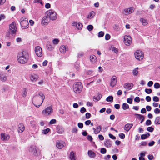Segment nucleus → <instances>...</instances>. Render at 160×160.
<instances>
[{
    "instance_id": "1",
    "label": "nucleus",
    "mask_w": 160,
    "mask_h": 160,
    "mask_svg": "<svg viewBox=\"0 0 160 160\" xmlns=\"http://www.w3.org/2000/svg\"><path fill=\"white\" fill-rule=\"evenodd\" d=\"M45 97L43 94H39L34 96L32 99V103L37 108H39L43 102Z\"/></svg>"
},
{
    "instance_id": "2",
    "label": "nucleus",
    "mask_w": 160,
    "mask_h": 160,
    "mask_svg": "<svg viewBox=\"0 0 160 160\" xmlns=\"http://www.w3.org/2000/svg\"><path fill=\"white\" fill-rule=\"evenodd\" d=\"M28 55V54L26 51H20L17 56L18 62L21 64L26 63L27 62L26 57Z\"/></svg>"
},
{
    "instance_id": "3",
    "label": "nucleus",
    "mask_w": 160,
    "mask_h": 160,
    "mask_svg": "<svg viewBox=\"0 0 160 160\" xmlns=\"http://www.w3.org/2000/svg\"><path fill=\"white\" fill-rule=\"evenodd\" d=\"M82 85L80 82H76L73 85V90L76 93L80 92L82 90Z\"/></svg>"
},
{
    "instance_id": "4",
    "label": "nucleus",
    "mask_w": 160,
    "mask_h": 160,
    "mask_svg": "<svg viewBox=\"0 0 160 160\" xmlns=\"http://www.w3.org/2000/svg\"><path fill=\"white\" fill-rule=\"evenodd\" d=\"M46 14L50 20H54L57 18V13L53 10H49L47 11L46 13Z\"/></svg>"
},
{
    "instance_id": "5",
    "label": "nucleus",
    "mask_w": 160,
    "mask_h": 160,
    "mask_svg": "<svg viewBox=\"0 0 160 160\" xmlns=\"http://www.w3.org/2000/svg\"><path fill=\"white\" fill-rule=\"evenodd\" d=\"M53 111L52 106H49L47 107L42 111V114L44 116H48L51 115Z\"/></svg>"
},
{
    "instance_id": "6",
    "label": "nucleus",
    "mask_w": 160,
    "mask_h": 160,
    "mask_svg": "<svg viewBox=\"0 0 160 160\" xmlns=\"http://www.w3.org/2000/svg\"><path fill=\"white\" fill-rule=\"evenodd\" d=\"M17 31V27L15 22H13L9 25L8 30L9 34L11 33L12 36H15Z\"/></svg>"
},
{
    "instance_id": "7",
    "label": "nucleus",
    "mask_w": 160,
    "mask_h": 160,
    "mask_svg": "<svg viewBox=\"0 0 160 160\" xmlns=\"http://www.w3.org/2000/svg\"><path fill=\"white\" fill-rule=\"evenodd\" d=\"M134 8L132 7L124 9L122 11V14L125 16H127L128 14L132 13L134 11Z\"/></svg>"
},
{
    "instance_id": "8",
    "label": "nucleus",
    "mask_w": 160,
    "mask_h": 160,
    "mask_svg": "<svg viewBox=\"0 0 160 160\" xmlns=\"http://www.w3.org/2000/svg\"><path fill=\"white\" fill-rule=\"evenodd\" d=\"M123 42L126 45L129 46L132 42V38L130 36H124Z\"/></svg>"
},
{
    "instance_id": "9",
    "label": "nucleus",
    "mask_w": 160,
    "mask_h": 160,
    "mask_svg": "<svg viewBox=\"0 0 160 160\" xmlns=\"http://www.w3.org/2000/svg\"><path fill=\"white\" fill-rule=\"evenodd\" d=\"M135 58L138 60H141L142 59L144 54L142 51H137L134 53Z\"/></svg>"
},
{
    "instance_id": "10",
    "label": "nucleus",
    "mask_w": 160,
    "mask_h": 160,
    "mask_svg": "<svg viewBox=\"0 0 160 160\" xmlns=\"http://www.w3.org/2000/svg\"><path fill=\"white\" fill-rule=\"evenodd\" d=\"M21 20L20 25L22 28H28L29 25L28 20L24 19L23 18H22Z\"/></svg>"
},
{
    "instance_id": "11",
    "label": "nucleus",
    "mask_w": 160,
    "mask_h": 160,
    "mask_svg": "<svg viewBox=\"0 0 160 160\" xmlns=\"http://www.w3.org/2000/svg\"><path fill=\"white\" fill-rule=\"evenodd\" d=\"M50 19L46 15V16L42 18L41 24L42 25L46 26L50 22Z\"/></svg>"
},
{
    "instance_id": "12",
    "label": "nucleus",
    "mask_w": 160,
    "mask_h": 160,
    "mask_svg": "<svg viewBox=\"0 0 160 160\" xmlns=\"http://www.w3.org/2000/svg\"><path fill=\"white\" fill-rule=\"evenodd\" d=\"M29 151L35 156H37L38 155L37 150L35 146H33L30 147L29 148Z\"/></svg>"
},
{
    "instance_id": "13",
    "label": "nucleus",
    "mask_w": 160,
    "mask_h": 160,
    "mask_svg": "<svg viewBox=\"0 0 160 160\" xmlns=\"http://www.w3.org/2000/svg\"><path fill=\"white\" fill-rule=\"evenodd\" d=\"M38 78V75L35 74H31L29 76V78L31 81L33 82H36Z\"/></svg>"
},
{
    "instance_id": "14",
    "label": "nucleus",
    "mask_w": 160,
    "mask_h": 160,
    "mask_svg": "<svg viewBox=\"0 0 160 160\" xmlns=\"http://www.w3.org/2000/svg\"><path fill=\"white\" fill-rule=\"evenodd\" d=\"M117 82V78L116 76H113L111 79V82L110 83V86L112 87H113L115 86Z\"/></svg>"
},
{
    "instance_id": "15",
    "label": "nucleus",
    "mask_w": 160,
    "mask_h": 160,
    "mask_svg": "<svg viewBox=\"0 0 160 160\" xmlns=\"http://www.w3.org/2000/svg\"><path fill=\"white\" fill-rule=\"evenodd\" d=\"M10 138V136L8 134L5 133L1 134V138L3 141H7Z\"/></svg>"
},
{
    "instance_id": "16",
    "label": "nucleus",
    "mask_w": 160,
    "mask_h": 160,
    "mask_svg": "<svg viewBox=\"0 0 160 160\" xmlns=\"http://www.w3.org/2000/svg\"><path fill=\"white\" fill-rule=\"evenodd\" d=\"M72 26H76L78 29H81L82 27V24L78 22H73L72 23Z\"/></svg>"
},
{
    "instance_id": "17",
    "label": "nucleus",
    "mask_w": 160,
    "mask_h": 160,
    "mask_svg": "<svg viewBox=\"0 0 160 160\" xmlns=\"http://www.w3.org/2000/svg\"><path fill=\"white\" fill-rule=\"evenodd\" d=\"M65 145V142H64L58 141L56 143V146L59 149L62 148Z\"/></svg>"
},
{
    "instance_id": "18",
    "label": "nucleus",
    "mask_w": 160,
    "mask_h": 160,
    "mask_svg": "<svg viewBox=\"0 0 160 160\" xmlns=\"http://www.w3.org/2000/svg\"><path fill=\"white\" fill-rule=\"evenodd\" d=\"M25 130V127L23 124L20 123L18 125V132L19 133H22Z\"/></svg>"
},
{
    "instance_id": "19",
    "label": "nucleus",
    "mask_w": 160,
    "mask_h": 160,
    "mask_svg": "<svg viewBox=\"0 0 160 160\" xmlns=\"http://www.w3.org/2000/svg\"><path fill=\"white\" fill-rule=\"evenodd\" d=\"M101 127L100 125L97 126L96 128H93V130L95 134L99 133L101 130Z\"/></svg>"
},
{
    "instance_id": "20",
    "label": "nucleus",
    "mask_w": 160,
    "mask_h": 160,
    "mask_svg": "<svg viewBox=\"0 0 160 160\" xmlns=\"http://www.w3.org/2000/svg\"><path fill=\"white\" fill-rule=\"evenodd\" d=\"M88 156L91 158H94L96 156V153L92 150H88Z\"/></svg>"
},
{
    "instance_id": "21",
    "label": "nucleus",
    "mask_w": 160,
    "mask_h": 160,
    "mask_svg": "<svg viewBox=\"0 0 160 160\" xmlns=\"http://www.w3.org/2000/svg\"><path fill=\"white\" fill-rule=\"evenodd\" d=\"M133 85L132 83H126L124 84V87L126 89L130 90L132 88Z\"/></svg>"
},
{
    "instance_id": "22",
    "label": "nucleus",
    "mask_w": 160,
    "mask_h": 160,
    "mask_svg": "<svg viewBox=\"0 0 160 160\" xmlns=\"http://www.w3.org/2000/svg\"><path fill=\"white\" fill-rule=\"evenodd\" d=\"M90 60L92 63H95L97 60L96 57L94 55H92L90 57Z\"/></svg>"
},
{
    "instance_id": "23",
    "label": "nucleus",
    "mask_w": 160,
    "mask_h": 160,
    "mask_svg": "<svg viewBox=\"0 0 160 160\" xmlns=\"http://www.w3.org/2000/svg\"><path fill=\"white\" fill-rule=\"evenodd\" d=\"M132 124H127L125 125L124 128V129L126 131L128 132L132 127Z\"/></svg>"
},
{
    "instance_id": "24",
    "label": "nucleus",
    "mask_w": 160,
    "mask_h": 160,
    "mask_svg": "<svg viewBox=\"0 0 160 160\" xmlns=\"http://www.w3.org/2000/svg\"><path fill=\"white\" fill-rule=\"evenodd\" d=\"M28 89L27 88H23L22 90L21 95L23 97H26L27 94Z\"/></svg>"
},
{
    "instance_id": "25",
    "label": "nucleus",
    "mask_w": 160,
    "mask_h": 160,
    "mask_svg": "<svg viewBox=\"0 0 160 160\" xmlns=\"http://www.w3.org/2000/svg\"><path fill=\"white\" fill-rule=\"evenodd\" d=\"M57 131L58 133L61 134L63 133L64 129L62 127L59 126L57 127Z\"/></svg>"
},
{
    "instance_id": "26",
    "label": "nucleus",
    "mask_w": 160,
    "mask_h": 160,
    "mask_svg": "<svg viewBox=\"0 0 160 160\" xmlns=\"http://www.w3.org/2000/svg\"><path fill=\"white\" fill-rule=\"evenodd\" d=\"M69 158L71 160H76L77 158L73 152H71L70 154Z\"/></svg>"
},
{
    "instance_id": "27",
    "label": "nucleus",
    "mask_w": 160,
    "mask_h": 160,
    "mask_svg": "<svg viewBox=\"0 0 160 160\" xmlns=\"http://www.w3.org/2000/svg\"><path fill=\"white\" fill-rule=\"evenodd\" d=\"M8 79L7 77L5 75H0V80L3 82H6Z\"/></svg>"
},
{
    "instance_id": "28",
    "label": "nucleus",
    "mask_w": 160,
    "mask_h": 160,
    "mask_svg": "<svg viewBox=\"0 0 160 160\" xmlns=\"http://www.w3.org/2000/svg\"><path fill=\"white\" fill-rule=\"evenodd\" d=\"M104 145L107 148H110L111 146L112 143L109 140H107L105 142Z\"/></svg>"
},
{
    "instance_id": "29",
    "label": "nucleus",
    "mask_w": 160,
    "mask_h": 160,
    "mask_svg": "<svg viewBox=\"0 0 160 160\" xmlns=\"http://www.w3.org/2000/svg\"><path fill=\"white\" fill-rule=\"evenodd\" d=\"M95 13L94 12L92 11L87 16V18H92L95 16Z\"/></svg>"
},
{
    "instance_id": "30",
    "label": "nucleus",
    "mask_w": 160,
    "mask_h": 160,
    "mask_svg": "<svg viewBox=\"0 0 160 160\" xmlns=\"http://www.w3.org/2000/svg\"><path fill=\"white\" fill-rule=\"evenodd\" d=\"M140 21L142 23L143 25H146L148 23L147 20L146 19H144L143 18H141L140 19Z\"/></svg>"
},
{
    "instance_id": "31",
    "label": "nucleus",
    "mask_w": 160,
    "mask_h": 160,
    "mask_svg": "<svg viewBox=\"0 0 160 160\" xmlns=\"http://www.w3.org/2000/svg\"><path fill=\"white\" fill-rule=\"evenodd\" d=\"M102 97V95L101 94H98L96 97H94L93 100L94 101H98Z\"/></svg>"
},
{
    "instance_id": "32",
    "label": "nucleus",
    "mask_w": 160,
    "mask_h": 160,
    "mask_svg": "<svg viewBox=\"0 0 160 160\" xmlns=\"http://www.w3.org/2000/svg\"><path fill=\"white\" fill-rule=\"evenodd\" d=\"M35 53L38 57H41L42 56V51H35Z\"/></svg>"
},
{
    "instance_id": "33",
    "label": "nucleus",
    "mask_w": 160,
    "mask_h": 160,
    "mask_svg": "<svg viewBox=\"0 0 160 160\" xmlns=\"http://www.w3.org/2000/svg\"><path fill=\"white\" fill-rule=\"evenodd\" d=\"M122 108L123 110H126L129 108V106L127 103H124L122 104Z\"/></svg>"
},
{
    "instance_id": "34",
    "label": "nucleus",
    "mask_w": 160,
    "mask_h": 160,
    "mask_svg": "<svg viewBox=\"0 0 160 160\" xmlns=\"http://www.w3.org/2000/svg\"><path fill=\"white\" fill-rule=\"evenodd\" d=\"M135 115L136 116H138V118L142 120V121L141 122V123H142L144 119V117L141 115L139 114H135Z\"/></svg>"
},
{
    "instance_id": "35",
    "label": "nucleus",
    "mask_w": 160,
    "mask_h": 160,
    "mask_svg": "<svg viewBox=\"0 0 160 160\" xmlns=\"http://www.w3.org/2000/svg\"><path fill=\"white\" fill-rule=\"evenodd\" d=\"M46 48L49 50L54 49V47L50 44L48 43L46 46Z\"/></svg>"
},
{
    "instance_id": "36",
    "label": "nucleus",
    "mask_w": 160,
    "mask_h": 160,
    "mask_svg": "<svg viewBox=\"0 0 160 160\" xmlns=\"http://www.w3.org/2000/svg\"><path fill=\"white\" fill-rule=\"evenodd\" d=\"M155 123L156 124H160V117H157L154 121Z\"/></svg>"
},
{
    "instance_id": "37",
    "label": "nucleus",
    "mask_w": 160,
    "mask_h": 160,
    "mask_svg": "<svg viewBox=\"0 0 160 160\" xmlns=\"http://www.w3.org/2000/svg\"><path fill=\"white\" fill-rule=\"evenodd\" d=\"M50 131V129L49 128H47L46 129L42 130V132L43 134H47Z\"/></svg>"
},
{
    "instance_id": "38",
    "label": "nucleus",
    "mask_w": 160,
    "mask_h": 160,
    "mask_svg": "<svg viewBox=\"0 0 160 160\" xmlns=\"http://www.w3.org/2000/svg\"><path fill=\"white\" fill-rule=\"evenodd\" d=\"M138 68H137L133 70L132 73L134 75L137 76L138 75Z\"/></svg>"
},
{
    "instance_id": "39",
    "label": "nucleus",
    "mask_w": 160,
    "mask_h": 160,
    "mask_svg": "<svg viewBox=\"0 0 160 160\" xmlns=\"http://www.w3.org/2000/svg\"><path fill=\"white\" fill-rule=\"evenodd\" d=\"M68 49V46L67 45H62L60 48V50H66Z\"/></svg>"
},
{
    "instance_id": "40",
    "label": "nucleus",
    "mask_w": 160,
    "mask_h": 160,
    "mask_svg": "<svg viewBox=\"0 0 160 160\" xmlns=\"http://www.w3.org/2000/svg\"><path fill=\"white\" fill-rule=\"evenodd\" d=\"M59 40L57 38H55L53 39L52 41V42L54 44L57 45L59 42Z\"/></svg>"
},
{
    "instance_id": "41",
    "label": "nucleus",
    "mask_w": 160,
    "mask_h": 160,
    "mask_svg": "<svg viewBox=\"0 0 160 160\" xmlns=\"http://www.w3.org/2000/svg\"><path fill=\"white\" fill-rule=\"evenodd\" d=\"M113 100V97L112 96H109L106 99V100L108 102H111Z\"/></svg>"
},
{
    "instance_id": "42",
    "label": "nucleus",
    "mask_w": 160,
    "mask_h": 160,
    "mask_svg": "<svg viewBox=\"0 0 160 160\" xmlns=\"http://www.w3.org/2000/svg\"><path fill=\"white\" fill-rule=\"evenodd\" d=\"M107 150L104 148H102L100 150V152L102 154H105Z\"/></svg>"
},
{
    "instance_id": "43",
    "label": "nucleus",
    "mask_w": 160,
    "mask_h": 160,
    "mask_svg": "<svg viewBox=\"0 0 160 160\" xmlns=\"http://www.w3.org/2000/svg\"><path fill=\"white\" fill-rule=\"evenodd\" d=\"M93 28V26L91 25H89L87 26V28L89 31L92 30Z\"/></svg>"
},
{
    "instance_id": "44",
    "label": "nucleus",
    "mask_w": 160,
    "mask_h": 160,
    "mask_svg": "<svg viewBox=\"0 0 160 160\" xmlns=\"http://www.w3.org/2000/svg\"><path fill=\"white\" fill-rule=\"evenodd\" d=\"M154 86L155 88L158 89L160 88V85L158 83L156 82L154 84Z\"/></svg>"
},
{
    "instance_id": "45",
    "label": "nucleus",
    "mask_w": 160,
    "mask_h": 160,
    "mask_svg": "<svg viewBox=\"0 0 160 160\" xmlns=\"http://www.w3.org/2000/svg\"><path fill=\"white\" fill-rule=\"evenodd\" d=\"M145 91L146 93L150 94L152 92V90L151 89H146Z\"/></svg>"
},
{
    "instance_id": "46",
    "label": "nucleus",
    "mask_w": 160,
    "mask_h": 160,
    "mask_svg": "<svg viewBox=\"0 0 160 160\" xmlns=\"http://www.w3.org/2000/svg\"><path fill=\"white\" fill-rule=\"evenodd\" d=\"M104 33L102 31H100L98 33V37H102L104 35Z\"/></svg>"
},
{
    "instance_id": "47",
    "label": "nucleus",
    "mask_w": 160,
    "mask_h": 160,
    "mask_svg": "<svg viewBox=\"0 0 160 160\" xmlns=\"http://www.w3.org/2000/svg\"><path fill=\"white\" fill-rule=\"evenodd\" d=\"M154 130V128L152 127H149L147 128V130L149 132H152Z\"/></svg>"
},
{
    "instance_id": "48",
    "label": "nucleus",
    "mask_w": 160,
    "mask_h": 160,
    "mask_svg": "<svg viewBox=\"0 0 160 160\" xmlns=\"http://www.w3.org/2000/svg\"><path fill=\"white\" fill-rule=\"evenodd\" d=\"M153 100L154 101L157 102L159 100L157 96H154L153 98Z\"/></svg>"
},
{
    "instance_id": "49",
    "label": "nucleus",
    "mask_w": 160,
    "mask_h": 160,
    "mask_svg": "<svg viewBox=\"0 0 160 160\" xmlns=\"http://www.w3.org/2000/svg\"><path fill=\"white\" fill-rule=\"evenodd\" d=\"M56 123V119H52L49 122V123L50 124H55Z\"/></svg>"
},
{
    "instance_id": "50",
    "label": "nucleus",
    "mask_w": 160,
    "mask_h": 160,
    "mask_svg": "<svg viewBox=\"0 0 160 160\" xmlns=\"http://www.w3.org/2000/svg\"><path fill=\"white\" fill-rule=\"evenodd\" d=\"M119 137L122 139H123L125 138V135L123 133H121L119 134Z\"/></svg>"
},
{
    "instance_id": "51",
    "label": "nucleus",
    "mask_w": 160,
    "mask_h": 160,
    "mask_svg": "<svg viewBox=\"0 0 160 160\" xmlns=\"http://www.w3.org/2000/svg\"><path fill=\"white\" fill-rule=\"evenodd\" d=\"M110 36L108 34H107L105 36V39L106 40H108L110 39Z\"/></svg>"
},
{
    "instance_id": "52",
    "label": "nucleus",
    "mask_w": 160,
    "mask_h": 160,
    "mask_svg": "<svg viewBox=\"0 0 160 160\" xmlns=\"http://www.w3.org/2000/svg\"><path fill=\"white\" fill-rule=\"evenodd\" d=\"M34 3H40L41 5H42L43 4L41 0H34Z\"/></svg>"
},
{
    "instance_id": "53",
    "label": "nucleus",
    "mask_w": 160,
    "mask_h": 160,
    "mask_svg": "<svg viewBox=\"0 0 160 160\" xmlns=\"http://www.w3.org/2000/svg\"><path fill=\"white\" fill-rule=\"evenodd\" d=\"M86 109L83 107H82L80 110V112L82 113H84V112H86Z\"/></svg>"
},
{
    "instance_id": "54",
    "label": "nucleus",
    "mask_w": 160,
    "mask_h": 160,
    "mask_svg": "<svg viewBox=\"0 0 160 160\" xmlns=\"http://www.w3.org/2000/svg\"><path fill=\"white\" fill-rule=\"evenodd\" d=\"M151 124V121L150 120H148L146 122V124L147 125H149Z\"/></svg>"
},
{
    "instance_id": "55",
    "label": "nucleus",
    "mask_w": 160,
    "mask_h": 160,
    "mask_svg": "<svg viewBox=\"0 0 160 160\" xmlns=\"http://www.w3.org/2000/svg\"><path fill=\"white\" fill-rule=\"evenodd\" d=\"M154 112L156 114L159 113H160V110L158 108H156L154 110Z\"/></svg>"
},
{
    "instance_id": "56",
    "label": "nucleus",
    "mask_w": 160,
    "mask_h": 160,
    "mask_svg": "<svg viewBox=\"0 0 160 160\" xmlns=\"http://www.w3.org/2000/svg\"><path fill=\"white\" fill-rule=\"evenodd\" d=\"M132 100L130 98H128L127 99V102L129 104H132Z\"/></svg>"
},
{
    "instance_id": "57",
    "label": "nucleus",
    "mask_w": 160,
    "mask_h": 160,
    "mask_svg": "<svg viewBox=\"0 0 160 160\" xmlns=\"http://www.w3.org/2000/svg\"><path fill=\"white\" fill-rule=\"evenodd\" d=\"M78 126L80 128H82L83 127V124L81 122H79L78 123Z\"/></svg>"
},
{
    "instance_id": "58",
    "label": "nucleus",
    "mask_w": 160,
    "mask_h": 160,
    "mask_svg": "<svg viewBox=\"0 0 160 160\" xmlns=\"http://www.w3.org/2000/svg\"><path fill=\"white\" fill-rule=\"evenodd\" d=\"M109 136L110 138H112V139L114 140L116 138V137L111 134H109Z\"/></svg>"
},
{
    "instance_id": "59",
    "label": "nucleus",
    "mask_w": 160,
    "mask_h": 160,
    "mask_svg": "<svg viewBox=\"0 0 160 160\" xmlns=\"http://www.w3.org/2000/svg\"><path fill=\"white\" fill-rule=\"evenodd\" d=\"M148 137V135L147 134H143L141 135V138L142 139H144Z\"/></svg>"
},
{
    "instance_id": "60",
    "label": "nucleus",
    "mask_w": 160,
    "mask_h": 160,
    "mask_svg": "<svg viewBox=\"0 0 160 160\" xmlns=\"http://www.w3.org/2000/svg\"><path fill=\"white\" fill-rule=\"evenodd\" d=\"M111 156L109 155H108L106 156H105L104 158V159L106 160H109Z\"/></svg>"
},
{
    "instance_id": "61",
    "label": "nucleus",
    "mask_w": 160,
    "mask_h": 160,
    "mask_svg": "<svg viewBox=\"0 0 160 160\" xmlns=\"http://www.w3.org/2000/svg\"><path fill=\"white\" fill-rule=\"evenodd\" d=\"M98 138L100 140H103L104 139L103 136L102 135H98Z\"/></svg>"
},
{
    "instance_id": "62",
    "label": "nucleus",
    "mask_w": 160,
    "mask_h": 160,
    "mask_svg": "<svg viewBox=\"0 0 160 160\" xmlns=\"http://www.w3.org/2000/svg\"><path fill=\"white\" fill-rule=\"evenodd\" d=\"M93 72V71L92 70H89L87 71L86 73L88 75H91Z\"/></svg>"
},
{
    "instance_id": "63",
    "label": "nucleus",
    "mask_w": 160,
    "mask_h": 160,
    "mask_svg": "<svg viewBox=\"0 0 160 160\" xmlns=\"http://www.w3.org/2000/svg\"><path fill=\"white\" fill-rule=\"evenodd\" d=\"M153 84V82L152 81H149L148 83V85L149 87H151Z\"/></svg>"
},
{
    "instance_id": "64",
    "label": "nucleus",
    "mask_w": 160,
    "mask_h": 160,
    "mask_svg": "<svg viewBox=\"0 0 160 160\" xmlns=\"http://www.w3.org/2000/svg\"><path fill=\"white\" fill-rule=\"evenodd\" d=\"M148 158L149 160H152L153 158V156L152 155H149L148 156Z\"/></svg>"
}]
</instances>
